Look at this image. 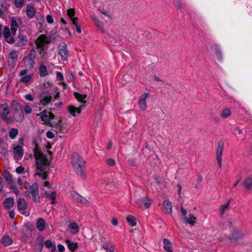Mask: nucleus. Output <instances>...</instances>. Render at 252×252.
<instances>
[{"instance_id":"774afa93","label":"nucleus","mask_w":252,"mask_h":252,"mask_svg":"<svg viewBox=\"0 0 252 252\" xmlns=\"http://www.w3.org/2000/svg\"><path fill=\"white\" fill-rule=\"evenodd\" d=\"M25 98L26 100H29V101H32L33 100V96L31 94H26L25 96Z\"/></svg>"},{"instance_id":"c03bdc74","label":"nucleus","mask_w":252,"mask_h":252,"mask_svg":"<svg viewBox=\"0 0 252 252\" xmlns=\"http://www.w3.org/2000/svg\"><path fill=\"white\" fill-rule=\"evenodd\" d=\"M26 0H14V3L16 8H21L25 5Z\"/></svg>"},{"instance_id":"1a4fd4ad","label":"nucleus","mask_w":252,"mask_h":252,"mask_svg":"<svg viewBox=\"0 0 252 252\" xmlns=\"http://www.w3.org/2000/svg\"><path fill=\"white\" fill-rule=\"evenodd\" d=\"M232 232V235L229 237L231 242L234 243L237 240L242 238L244 234L238 229L233 227L230 228Z\"/></svg>"},{"instance_id":"680f3d73","label":"nucleus","mask_w":252,"mask_h":252,"mask_svg":"<svg viewBox=\"0 0 252 252\" xmlns=\"http://www.w3.org/2000/svg\"><path fill=\"white\" fill-rule=\"evenodd\" d=\"M24 168L22 166H18L16 169V172L19 174L22 173L24 172Z\"/></svg>"},{"instance_id":"052dcab7","label":"nucleus","mask_w":252,"mask_h":252,"mask_svg":"<svg viewBox=\"0 0 252 252\" xmlns=\"http://www.w3.org/2000/svg\"><path fill=\"white\" fill-rule=\"evenodd\" d=\"M46 20H47V22L49 24H53V22H54L53 19L52 17L51 16V15H47V16H46Z\"/></svg>"},{"instance_id":"0eeeda50","label":"nucleus","mask_w":252,"mask_h":252,"mask_svg":"<svg viewBox=\"0 0 252 252\" xmlns=\"http://www.w3.org/2000/svg\"><path fill=\"white\" fill-rule=\"evenodd\" d=\"M224 144L222 140H220L218 143L216 151L217 161L220 168L221 167V156L223 150Z\"/></svg>"},{"instance_id":"5fc2aeb1","label":"nucleus","mask_w":252,"mask_h":252,"mask_svg":"<svg viewBox=\"0 0 252 252\" xmlns=\"http://www.w3.org/2000/svg\"><path fill=\"white\" fill-rule=\"evenodd\" d=\"M39 177H41L43 179L45 180L48 177V172L47 171H43L42 173H37L36 174Z\"/></svg>"},{"instance_id":"4d7b16f0","label":"nucleus","mask_w":252,"mask_h":252,"mask_svg":"<svg viewBox=\"0 0 252 252\" xmlns=\"http://www.w3.org/2000/svg\"><path fill=\"white\" fill-rule=\"evenodd\" d=\"M99 11H100L105 16L111 18V13L109 11H107L106 10H105V9L102 8L101 9H99Z\"/></svg>"},{"instance_id":"2eb2a0df","label":"nucleus","mask_w":252,"mask_h":252,"mask_svg":"<svg viewBox=\"0 0 252 252\" xmlns=\"http://www.w3.org/2000/svg\"><path fill=\"white\" fill-rule=\"evenodd\" d=\"M37 115L40 116L41 120L44 122L45 125H48L49 126H52L54 123H52L51 121H49L48 113L47 111L44 110L39 114H37Z\"/></svg>"},{"instance_id":"412c9836","label":"nucleus","mask_w":252,"mask_h":252,"mask_svg":"<svg viewBox=\"0 0 252 252\" xmlns=\"http://www.w3.org/2000/svg\"><path fill=\"white\" fill-rule=\"evenodd\" d=\"M84 105L80 106L79 107H75L74 106L70 105L68 107V110L70 114L73 116H76V113L80 114L81 112V108Z\"/></svg>"},{"instance_id":"09e8293b","label":"nucleus","mask_w":252,"mask_h":252,"mask_svg":"<svg viewBox=\"0 0 252 252\" xmlns=\"http://www.w3.org/2000/svg\"><path fill=\"white\" fill-rule=\"evenodd\" d=\"M32 75H27L22 77L20 79V81L22 83L27 84L30 82L32 78Z\"/></svg>"},{"instance_id":"20e7f679","label":"nucleus","mask_w":252,"mask_h":252,"mask_svg":"<svg viewBox=\"0 0 252 252\" xmlns=\"http://www.w3.org/2000/svg\"><path fill=\"white\" fill-rule=\"evenodd\" d=\"M50 41L48 37L44 34H40L35 41V44L36 48L39 49V54H41L42 52L44 51V47L47 44H49Z\"/></svg>"},{"instance_id":"7c9ffc66","label":"nucleus","mask_w":252,"mask_h":252,"mask_svg":"<svg viewBox=\"0 0 252 252\" xmlns=\"http://www.w3.org/2000/svg\"><path fill=\"white\" fill-rule=\"evenodd\" d=\"M65 242L67 244L68 248L71 252H74L78 247L77 243H72L68 239L65 240Z\"/></svg>"},{"instance_id":"e2e57ef3","label":"nucleus","mask_w":252,"mask_h":252,"mask_svg":"<svg viewBox=\"0 0 252 252\" xmlns=\"http://www.w3.org/2000/svg\"><path fill=\"white\" fill-rule=\"evenodd\" d=\"M46 136L48 138L52 139V138H54L55 135L54 134V133L52 132H51L50 131H48L46 132Z\"/></svg>"},{"instance_id":"9d476101","label":"nucleus","mask_w":252,"mask_h":252,"mask_svg":"<svg viewBox=\"0 0 252 252\" xmlns=\"http://www.w3.org/2000/svg\"><path fill=\"white\" fill-rule=\"evenodd\" d=\"M3 35L5 40L9 44H13L15 42V39L11 33L10 29L7 27H4L3 31Z\"/></svg>"},{"instance_id":"49530a36","label":"nucleus","mask_w":252,"mask_h":252,"mask_svg":"<svg viewBox=\"0 0 252 252\" xmlns=\"http://www.w3.org/2000/svg\"><path fill=\"white\" fill-rule=\"evenodd\" d=\"M78 20V18H74V19H72V24L75 26L77 32L80 33L81 32V29L80 25L77 23Z\"/></svg>"},{"instance_id":"58836bf2","label":"nucleus","mask_w":252,"mask_h":252,"mask_svg":"<svg viewBox=\"0 0 252 252\" xmlns=\"http://www.w3.org/2000/svg\"><path fill=\"white\" fill-rule=\"evenodd\" d=\"M9 113V108L8 106H6L3 108L1 112L0 115L2 120H7V115Z\"/></svg>"},{"instance_id":"a18cd8bd","label":"nucleus","mask_w":252,"mask_h":252,"mask_svg":"<svg viewBox=\"0 0 252 252\" xmlns=\"http://www.w3.org/2000/svg\"><path fill=\"white\" fill-rule=\"evenodd\" d=\"M18 134V130L17 128H12L9 132V136L11 139H14Z\"/></svg>"},{"instance_id":"bb28decb","label":"nucleus","mask_w":252,"mask_h":252,"mask_svg":"<svg viewBox=\"0 0 252 252\" xmlns=\"http://www.w3.org/2000/svg\"><path fill=\"white\" fill-rule=\"evenodd\" d=\"M230 200H228L224 204L221 205L219 209V212L221 216H222L224 213L228 210L229 206Z\"/></svg>"},{"instance_id":"9b49d317","label":"nucleus","mask_w":252,"mask_h":252,"mask_svg":"<svg viewBox=\"0 0 252 252\" xmlns=\"http://www.w3.org/2000/svg\"><path fill=\"white\" fill-rule=\"evenodd\" d=\"M62 121L59 120L57 123H53L52 126L54 129L53 130L56 132L57 133H65L67 132L66 128L62 126Z\"/></svg>"},{"instance_id":"de8ad7c7","label":"nucleus","mask_w":252,"mask_h":252,"mask_svg":"<svg viewBox=\"0 0 252 252\" xmlns=\"http://www.w3.org/2000/svg\"><path fill=\"white\" fill-rule=\"evenodd\" d=\"M27 60V65L30 69L32 68L33 65L34 64V59L28 58V57H26Z\"/></svg>"},{"instance_id":"aec40b11","label":"nucleus","mask_w":252,"mask_h":252,"mask_svg":"<svg viewBox=\"0 0 252 252\" xmlns=\"http://www.w3.org/2000/svg\"><path fill=\"white\" fill-rule=\"evenodd\" d=\"M27 207L26 201L23 198H19L17 204V208L20 211H24Z\"/></svg>"},{"instance_id":"a19ab883","label":"nucleus","mask_w":252,"mask_h":252,"mask_svg":"<svg viewBox=\"0 0 252 252\" xmlns=\"http://www.w3.org/2000/svg\"><path fill=\"white\" fill-rule=\"evenodd\" d=\"M4 178L5 181L9 184H11L13 183V178L12 175L10 172L6 170L4 172Z\"/></svg>"},{"instance_id":"3c124183","label":"nucleus","mask_w":252,"mask_h":252,"mask_svg":"<svg viewBox=\"0 0 252 252\" xmlns=\"http://www.w3.org/2000/svg\"><path fill=\"white\" fill-rule=\"evenodd\" d=\"M34 156L35 157L36 154L39 155L40 154H42L37 144H35V147L33 149Z\"/></svg>"},{"instance_id":"8fccbe9b","label":"nucleus","mask_w":252,"mask_h":252,"mask_svg":"<svg viewBox=\"0 0 252 252\" xmlns=\"http://www.w3.org/2000/svg\"><path fill=\"white\" fill-rule=\"evenodd\" d=\"M75 11L74 8H69L67 10V15L70 18V20L72 22V19H74V16L75 15Z\"/></svg>"},{"instance_id":"cd10ccee","label":"nucleus","mask_w":252,"mask_h":252,"mask_svg":"<svg viewBox=\"0 0 252 252\" xmlns=\"http://www.w3.org/2000/svg\"><path fill=\"white\" fill-rule=\"evenodd\" d=\"M163 243L164 244L163 249L167 252H172V249L171 247V244L168 239L164 238L163 240Z\"/></svg>"},{"instance_id":"39448f33","label":"nucleus","mask_w":252,"mask_h":252,"mask_svg":"<svg viewBox=\"0 0 252 252\" xmlns=\"http://www.w3.org/2000/svg\"><path fill=\"white\" fill-rule=\"evenodd\" d=\"M58 50L61 60L63 61H67L69 54L66 44L64 42H61L58 46Z\"/></svg>"},{"instance_id":"2f4dec72","label":"nucleus","mask_w":252,"mask_h":252,"mask_svg":"<svg viewBox=\"0 0 252 252\" xmlns=\"http://www.w3.org/2000/svg\"><path fill=\"white\" fill-rule=\"evenodd\" d=\"M74 96L78 101L86 103V102L85 99L87 98L86 94H82L78 93H74Z\"/></svg>"},{"instance_id":"6ab92c4d","label":"nucleus","mask_w":252,"mask_h":252,"mask_svg":"<svg viewBox=\"0 0 252 252\" xmlns=\"http://www.w3.org/2000/svg\"><path fill=\"white\" fill-rule=\"evenodd\" d=\"M103 182L106 186L110 187H114L116 185V184H115L114 180L111 175L106 176L103 179Z\"/></svg>"},{"instance_id":"69168bd1","label":"nucleus","mask_w":252,"mask_h":252,"mask_svg":"<svg viewBox=\"0 0 252 252\" xmlns=\"http://www.w3.org/2000/svg\"><path fill=\"white\" fill-rule=\"evenodd\" d=\"M57 77L58 78L59 80L60 81H63L64 79L63 76V74L60 72H57Z\"/></svg>"},{"instance_id":"b1692460","label":"nucleus","mask_w":252,"mask_h":252,"mask_svg":"<svg viewBox=\"0 0 252 252\" xmlns=\"http://www.w3.org/2000/svg\"><path fill=\"white\" fill-rule=\"evenodd\" d=\"M35 10L34 8L30 5H28L26 7V14L27 16L30 18H33L35 16Z\"/></svg>"},{"instance_id":"c85d7f7f","label":"nucleus","mask_w":252,"mask_h":252,"mask_svg":"<svg viewBox=\"0 0 252 252\" xmlns=\"http://www.w3.org/2000/svg\"><path fill=\"white\" fill-rule=\"evenodd\" d=\"M245 188L247 190H249L252 189V176H250L246 178L244 182Z\"/></svg>"},{"instance_id":"a878e982","label":"nucleus","mask_w":252,"mask_h":252,"mask_svg":"<svg viewBox=\"0 0 252 252\" xmlns=\"http://www.w3.org/2000/svg\"><path fill=\"white\" fill-rule=\"evenodd\" d=\"M68 227L70 230V232L74 235L77 234L79 231L78 225L76 222L70 223Z\"/></svg>"},{"instance_id":"ddd939ff","label":"nucleus","mask_w":252,"mask_h":252,"mask_svg":"<svg viewBox=\"0 0 252 252\" xmlns=\"http://www.w3.org/2000/svg\"><path fill=\"white\" fill-rule=\"evenodd\" d=\"M13 152L14 154V158L17 160L21 159L24 155V149L22 146L17 145L13 148Z\"/></svg>"},{"instance_id":"13d9d810","label":"nucleus","mask_w":252,"mask_h":252,"mask_svg":"<svg viewBox=\"0 0 252 252\" xmlns=\"http://www.w3.org/2000/svg\"><path fill=\"white\" fill-rule=\"evenodd\" d=\"M10 189L15 193V194L18 195L19 193V190L17 189L16 186L14 185H12L10 186Z\"/></svg>"},{"instance_id":"f8f14e48","label":"nucleus","mask_w":252,"mask_h":252,"mask_svg":"<svg viewBox=\"0 0 252 252\" xmlns=\"http://www.w3.org/2000/svg\"><path fill=\"white\" fill-rule=\"evenodd\" d=\"M149 94L148 93H144L142 94L138 100V105L140 109L142 111H145L147 108V102L146 99L148 98Z\"/></svg>"},{"instance_id":"37998d69","label":"nucleus","mask_w":252,"mask_h":252,"mask_svg":"<svg viewBox=\"0 0 252 252\" xmlns=\"http://www.w3.org/2000/svg\"><path fill=\"white\" fill-rule=\"evenodd\" d=\"M126 220H127L128 224L131 226H134L136 224L135 217L131 215L127 217L126 218Z\"/></svg>"},{"instance_id":"79ce46f5","label":"nucleus","mask_w":252,"mask_h":252,"mask_svg":"<svg viewBox=\"0 0 252 252\" xmlns=\"http://www.w3.org/2000/svg\"><path fill=\"white\" fill-rule=\"evenodd\" d=\"M102 248L109 251L110 252H114V245L111 243H104L102 245Z\"/></svg>"},{"instance_id":"f257e3e1","label":"nucleus","mask_w":252,"mask_h":252,"mask_svg":"<svg viewBox=\"0 0 252 252\" xmlns=\"http://www.w3.org/2000/svg\"><path fill=\"white\" fill-rule=\"evenodd\" d=\"M71 162L77 174L83 176L85 165V162L83 158L78 153H74L72 155Z\"/></svg>"},{"instance_id":"f03ea898","label":"nucleus","mask_w":252,"mask_h":252,"mask_svg":"<svg viewBox=\"0 0 252 252\" xmlns=\"http://www.w3.org/2000/svg\"><path fill=\"white\" fill-rule=\"evenodd\" d=\"M34 158L36 159V168L40 171L46 170L47 167L51 164V162L48 160L46 156L42 154L39 155L36 154Z\"/></svg>"},{"instance_id":"6e6552de","label":"nucleus","mask_w":252,"mask_h":252,"mask_svg":"<svg viewBox=\"0 0 252 252\" xmlns=\"http://www.w3.org/2000/svg\"><path fill=\"white\" fill-rule=\"evenodd\" d=\"M38 98L41 104L43 105H47L49 104L52 100L51 94L48 92H42L39 95Z\"/></svg>"},{"instance_id":"dca6fc26","label":"nucleus","mask_w":252,"mask_h":252,"mask_svg":"<svg viewBox=\"0 0 252 252\" xmlns=\"http://www.w3.org/2000/svg\"><path fill=\"white\" fill-rule=\"evenodd\" d=\"M153 202V201L151 199L146 196L140 199L137 203H138L140 206H142V205H144L145 208H148Z\"/></svg>"},{"instance_id":"e433bc0d","label":"nucleus","mask_w":252,"mask_h":252,"mask_svg":"<svg viewBox=\"0 0 252 252\" xmlns=\"http://www.w3.org/2000/svg\"><path fill=\"white\" fill-rule=\"evenodd\" d=\"M45 196L46 198H50L52 202V203L53 204H54L57 203L56 199V193L55 191H52L50 194L48 192H45L44 193Z\"/></svg>"},{"instance_id":"6e6d98bb","label":"nucleus","mask_w":252,"mask_h":252,"mask_svg":"<svg viewBox=\"0 0 252 252\" xmlns=\"http://www.w3.org/2000/svg\"><path fill=\"white\" fill-rule=\"evenodd\" d=\"M44 244H45V247L48 249L53 248L54 246V245H53L52 242L50 240H46Z\"/></svg>"},{"instance_id":"393cba45","label":"nucleus","mask_w":252,"mask_h":252,"mask_svg":"<svg viewBox=\"0 0 252 252\" xmlns=\"http://www.w3.org/2000/svg\"><path fill=\"white\" fill-rule=\"evenodd\" d=\"M14 117L16 121L18 122H22L24 119V115L22 110V109L20 107V111H17L14 114Z\"/></svg>"},{"instance_id":"7ed1b4c3","label":"nucleus","mask_w":252,"mask_h":252,"mask_svg":"<svg viewBox=\"0 0 252 252\" xmlns=\"http://www.w3.org/2000/svg\"><path fill=\"white\" fill-rule=\"evenodd\" d=\"M25 194L30 196L32 195V199L35 202H39L40 201V197L38 193V187L37 183H33L31 186H29V189L26 190Z\"/></svg>"},{"instance_id":"c9c22d12","label":"nucleus","mask_w":252,"mask_h":252,"mask_svg":"<svg viewBox=\"0 0 252 252\" xmlns=\"http://www.w3.org/2000/svg\"><path fill=\"white\" fill-rule=\"evenodd\" d=\"M163 205L165 209L167 211V213L171 214L172 212V203L168 199L165 200L163 202Z\"/></svg>"},{"instance_id":"72a5a7b5","label":"nucleus","mask_w":252,"mask_h":252,"mask_svg":"<svg viewBox=\"0 0 252 252\" xmlns=\"http://www.w3.org/2000/svg\"><path fill=\"white\" fill-rule=\"evenodd\" d=\"M39 72L40 76L41 77H44L48 74V72L47 67L43 64H41L39 67Z\"/></svg>"},{"instance_id":"0e129e2a","label":"nucleus","mask_w":252,"mask_h":252,"mask_svg":"<svg viewBox=\"0 0 252 252\" xmlns=\"http://www.w3.org/2000/svg\"><path fill=\"white\" fill-rule=\"evenodd\" d=\"M174 3L175 6L178 8V9H181L182 8V3L180 0L175 1Z\"/></svg>"},{"instance_id":"4be33fe9","label":"nucleus","mask_w":252,"mask_h":252,"mask_svg":"<svg viewBox=\"0 0 252 252\" xmlns=\"http://www.w3.org/2000/svg\"><path fill=\"white\" fill-rule=\"evenodd\" d=\"M28 39L26 36L24 35L20 34L18 37L16 45L17 46H23L26 45Z\"/></svg>"},{"instance_id":"473e14b6","label":"nucleus","mask_w":252,"mask_h":252,"mask_svg":"<svg viewBox=\"0 0 252 252\" xmlns=\"http://www.w3.org/2000/svg\"><path fill=\"white\" fill-rule=\"evenodd\" d=\"M232 113L230 110L227 108H224L220 112V116L223 119H226L231 116Z\"/></svg>"},{"instance_id":"f704fd0d","label":"nucleus","mask_w":252,"mask_h":252,"mask_svg":"<svg viewBox=\"0 0 252 252\" xmlns=\"http://www.w3.org/2000/svg\"><path fill=\"white\" fill-rule=\"evenodd\" d=\"M183 220L186 222L189 223L191 225H193L195 222L196 218L194 217L193 214H190L189 215V218L185 217Z\"/></svg>"},{"instance_id":"a211bd4d","label":"nucleus","mask_w":252,"mask_h":252,"mask_svg":"<svg viewBox=\"0 0 252 252\" xmlns=\"http://www.w3.org/2000/svg\"><path fill=\"white\" fill-rule=\"evenodd\" d=\"M3 205L6 209L12 208L14 204V201L12 198H6L3 201Z\"/></svg>"},{"instance_id":"c756f323","label":"nucleus","mask_w":252,"mask_h":252,"mask_svg":"<svg viewBox=\"0 0 252 252\" xmlns=\"http://www.w3.org/2000/svg\"><path fill=\"white\" fill-rule=\"evenodd\" d=\"M92 20L94 23L95 25L101 31H104L103 24L95 16L92 17Z\"/></svg>"},{"instance_id":"603ef678","label":"nucleus","mask_w":252,"mask_h":252,"mask_svg":"<svg viewBox=\"0 0 252 252\" xmlns=\"http://www.w3.org/2000/svg\"><path fill=\"white\" fill-rule=\"evenodd\" d=\"M106 162L107 163V164L109 166H113L115 165L116 164V162L115 161L114 159H113V158H108L106 160Z\"/></svg>"},{"instance_id":"f3484780","label":"nucleus","mask_w":252,"mask_h":252,"mask_svg":"<svg viewBox=\"0 0 252 252\" xmlns=\"http://www.w3.org/2000/svg\"><path fill=\"white\" fill-rule=\"evenodd\" d=\"M73 197L75 200L78 203L83 204L84 205H87L89 204L88 201L83 197L79 195L77 193L74 192Z\"/></svg>"},{"instance_id":"864d4df0","label":"nucleus","mask_w":252,"mask_h":252,"mask_svg":"<svg viewBox=\"0 0 252 252\" xmlns=\"http://www.w3.org/2000/svg\"><path fill=\"white\" fill-rule=\"evenodd\" d=\"M36 55V52L35 50L33 48L30 51V52L29 54L28 55L27 57H28V58L34 59Z\"/></svg>"},{"instance_id":"338daca9","label":"nucleus","mask_w":252,"mask_h":252,"mask_svg":"<svg viewBox=\"0 0 252 252\" xmlns=\"http://www.w3.org/2000/svg\"><path fill=\"white\" fill-rule=\"evenodd\" d=\"M58 249L59 252H63L64 251V247L63 245L61 244L58 245Z\"/></svg>"},{"instance_id":"5701e85b","label":"nucleus","mask_w":252,"mask_h":252,"mask_svg":"<svg viewBox=\"0 0 252 252\" xmlns=\"http://www.w3.org/2000/svg\"><path fill=\"white\" fill-rule=\"evenodd\" d=\"M46 223L42 218H39L36 221V226L40 231H43L45 229Z\"/></svg>"},{"instance_id":"ea45409f","label":"nucleus","mask_w":252,"mask_h":252,"mask_svg":"<svg viewBox=\"0 0 252 252\" xmlns=\"http://www.w3.org/2000/svg\"><path fill=\"white\" fill-rule=\"evenodd\" d=\"M37 241H40L38 242V244H36L35 246V249L36 251L38 252H41L43 247V238L41 237L39 239H37Z\"/></svg>"},{"instance_id":"4468645a","label":"nucleus","mask_w":252,"mask_h":252,"mask_svg":"<svg viewBox=\"0 0 252 252\" xmlns=\"http://www.w3.org/2000/svg\"><path fill=\"white\" fill-rule=\"evenodd\" d=\"M18 21H20V19H17L15 17H12L10 21V30L11 31L12 34L15 35L19 27V24Z\"/></svg>"},{"instance_id":"4c0bfd02","label":"nucleus","mask_w":252,"mask_h":252,"mask_svg":"<svg viewBox=\"0 0 252 252\" xmlns=\"http://www.w3.org/2000/svg\"><path fill=\"white\" fill-rule=\"evenodd\" d=\"M12 241L8 236H4L1 240V243L5 246H8L12 244Z\"/></svg>"},{"instance_id":"423d86ee","label":"nucleus","mask_w":252,"mask_h":252,"mask_svg":"<svg viewBox=\"0 0 252 252\" xmlns=\"http://www.w3.org/2000/svg\"><path fill=\"white\" fill-rule=\"evenodd\" d=\"M18 52L15 50H12L7 55V62L9 66L14 67L17 62Z\"/></svg>"},{"instance_id":"bf43d9fd","label":"nucleus","mask_w":252,"mask_h":252,"mask_svg":"<svg viewBox=\"0 0 252 252\" xmlns=\"http://www.w3.org/2000/svg\"><path fill=\"white\" fill-rule=\"evenodd\" d=\"M25 112L27 114H30L32 112V108L28 105H26L24 107Z\"/></svg>"}]
</instances>
